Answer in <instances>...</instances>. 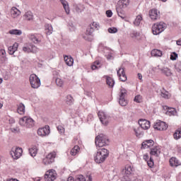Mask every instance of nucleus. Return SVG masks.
<instances>
[{"mask_svg": "<svg viewBox=\"0 0 181 181\" xmlns=\"http://www.w3.org/2000/svg\"><path fill=\"white\" fill-rule=\"evenodd\" d=\"M17 112L20 114V115H23L25 114V105L23 103H20Z\"/></svg>", "mask_w": 181, "mask_h": 181, "instance_id": "nucleus-33", "label": "nucleus"}, {"mask_svg": "<svg viewBox=\"0 0 181 181\" xmlns=\"http://www.w3.org/2000/svg\"><path fill=\"white\" fill-rule=\"evenodd\" d=\"M55 158L56 152L49 153L42 159L43 165H45V166H48V165H52V163L54 162Z\"/></svg>", "mask_w": 181, "mask_h": 181, "instance_id": "nucleus-7", "label": "nucleus"}, {"mask_svg": "<svg viewBox=\"0 0 181 181\" xmlns=\"http://www.w3.org/2000/svg\"><path fill=\"white\" fill-rule=\"evenodd\" d=\"M39 49L32 43L25 44L23 47L24 53H37Z\"/></svg>", "mask_w": 181, "mask_h": 181, "instance_id": "nucleus-10", "label": "nucleus"}, {"mask_svg": "<svg viewBox=\"0 0 181 181\" xmlns=\"http://www.w3.org/2000/svg\"><path fill=\"white\" fill-rule=\"evenodd\" d=\"M64 83V82L63 81V80H62V78H56V84H57V86H58V87H62V86H63Z\"/></svg>", "mask_w": 181, "mask_h": 181, "instance_id": "nucleus-47", "label": "nucleus"}, {"mask_svg": "<svg viewBox=\"0 0 181 181\" xmlns=\"http://www.w3.org/2000/svg\"><path fill=\"white\" fill-rule=\"evenodd\" d=\"M119 103L122 105V107H125L128 104V101L125 100V98H119Z\"/></svg>", "mask_w": 181, "mask_h": 181, "instance_id": "nucleus-45", "label": "nucleus"}, {"mask_svg": "<svg viewBox=\"0 0 181 181\" xmlns=\"http://www.w3.org/2000/svg\"><path fill=\"white\" fill-rule=\"evenodd\" d=\"M56 171L53 170H49V171H47L45 175V179L47 181H54L56 180Z\"/></svg>", "mask_w": 181, "mask_h": 181, "instance_id": "nucleus-13", "label": "nucleus"}, {"mask_svg": "<svg viewBox=\"0 0 181 181\" xmlns=\"http://www.w3.org/2000/svg\"><path fill=\"white\" fill-rule=\"evenodd\" d=\"M150 153L152 156H159L160 155V148L159 146H155L151 150Z\"/></svg>", "mask_w": 181, "mask_h": 181, "instance_id": "nucleus-23", "label": "nucleus"}, {"mask_svg": "<svg viewBox=\"0 0 181 181\" xmlns=\"http://www.w3.org/2000/svg\"><path fill=\"white\" fill-rule=\"evenodd\" d=\"M177 112L176 111V109L173 107H168V110L166 112V115H169L170 117H172V115H177Z\"/></svg>", "mask_w": 181, "mask_h": 181, "instance_id": "nucleus-31", "label": "nucleus"}, {"mask_svg": "<svg viewBox=\"0 0 181 181\" xmlns=\"http://www.w3.org/2000/svg\"><path fill=\"white\" fill-rule=\"evenodd\" d=\"M170 59V60H176L177 59V54L176 52H172Z\"/></svg>", "mask_w": 181, "mask_h": 181, "instance_id": "nucleus-51", "label": "nucleus"}, {"mask_svg": "<svg viewBox=\"0 0 181 181\" xmlns=\"http://www.w3.org/2000/svg\"><path fill=\"white\" fill-rule=\"evenodd\" d=\"M29 39L35 43V45H37L42 42V39H43V37L38 34H30L29 35Z\"/></svg>", "mask_w": 181, "mask_h": 181, "instance_id": "nucleus-14", "label": "nucleus"}, {"mask_svg": "<svg viewBox=\"0 0 181 181\" xmlns=\"http://www.w3.org/2000/svg\"><path fill=\"white\" fill-rule=\"evenodd\" d=\"M122 181H131L134 177V168L131 165H126L122 170Z\"/></svg>", "mask_w": 181, "mask_h": 181, "instance_id": "nucleus-3", "label": "nucleus"}, {"mask_svg": "<svg viewBox=\"0 0 181 181\" xmlns=\"http://www.w3.org/2000/svg\"><path fill=\"white\" fill-rule=\"evenodd\" d=\"M11 131L13 132H14L15 134H18L19 132H21V129H19V127H14L11 129Z\"/></svg>", "mask_w": 181, "mask_h": 181, "instance_id": "nucleus-56", "label": "nucleus"}, {"mask_svg": "<svg viewBox=\"0 0 181 181\" xmlns=\"http://www.w3.org/2000/svg\"><path fill=\"white\" fill-rule=\"evenodd\" d=\"M62 5L66 13V15L70 14V6H69V2L66 0H60Z\"/></svg>", "mask_w": 181, "mask_h": 181, "instance_id": "nucleus-19", "label": "nucleus"}, {"mask_svg": "<svg viewBox=\"0 0 181 181\" xmlns=\"http://www.w3.org/2000/svg\"><path fill=\"white\" fill-rule=\"evenodd\" d=\"M101 68V63H100V61H96L93 63L91 65L92 70H98V69Z\"/></svg>", "mask_w": 181, "mask_h": 181, "instance_id": "nucleus-35", "label": "nucleus"}, {"mask_svg": "<svg viewBox=\"0 0 181 181\" xmlns=\"http://www.w3.org/2000/svg\"><path fill=\"white\" fill-rule=\"evenodd\" d=\"M18 47H19V44L18 42H15L12 46L8 47V51L9 54H14L15 52L18 50Z\"/></svg>", "mask_w": 181, "mask_h": 181, "instance_id": "nucleus-20", "label": "nucleus"}, {"mask_svg": "<svg viewBox=\"0 0 181 181\" xmlns=\"http://www.w3.org/2000/svg\"><path fill=\"white\" fill-rule=\"evenodd\" d=\"M29 81L32 88H39L40 87V79L36 74H31L29 78Z\"/></svg>", "mask_w": 181, "mask_h": 181, "instance_id": "nucleus-6", "label": "nucleus"}, {"mask_svg": "<svg viewBox=\"0 0 181 181\" xmlns=\"http://www.w3.org/2000/svg\"><path fill=\"white\" fill-rule=\"evenodd\" d=\"M73 103H74V99L73 98V96L71 95H68L66 96V103L69 105H71V104H73Z\"/></svg>", "mask_w": 181, "mask_h": 181, "instance_id": "nucleus-44", "label": "nucleus"}, {"mask_svg": "<svg viewBox=\"0 0 181 181\" xmlns=\"http://www.w3.org/2000/svg\"><path fill=\"white\" fill-rule=\"evenodd\" d=\"M116 11L119 18H121L122 19H125V11H124V8L117 6Z\"/></svg>", "mask_w": 181, "mask_h": 181, "instance_id": "nucleus-29", "label": "nucleus"}, {"mask_svg": "<svg viewBox=\"0 0 181 181\" xmlns=\"http://www.w3.org/2000/svg\"><path fill=\"white\" fill-rule=\"evenodd\" d=\"M162 51L158 49H154L151 51V56L153 57H162Z\"/></svg>", "mask_w": 181, "mask_h": 181, "instance_id": "nucleus-30", "label": "nucleus"}, {"mask_svg": "<svg viewBox=\"0 0 181 181\" xmlns=\"http://www.w3.org/2000/svg\"><path fill=\"white\" fill-rule=\"evenodd\" d=\"M3 81H4V79L0 78V84H2Z\"/></svg>", "mask_w": 181, "mask_h": 181, "instance_id": "nucleus-64", "label": "nucleus"}, {"mask_svg": "<svg viewBox=\"0 0 181 181\" xmlns=\"http://www.w3.org/2000/svg\"><path fill=\"white\" fill-rule=\"evenodd\" d=\"M109 33H117L118 32V30L117 28H110L108 29Z\"/></svg>", "mask_w": 181, "mask_h": 181, "instance_id": "nucleus-53", "label": "nucleus"}, {"mask_svg": "<svg viewBox=\"0 0 181 181\" xmlns=\"http://www.w3.org/2000/svg\"><path fill=\"white\" fill-rule=\"evenodd\" d=\"M130 36L131 37H132V39H138L140 36L139 33L136 32V31H132L130 33Z\"/></svg>", "mask_w": 181, "mask_h": 181, "instance_id": "nucleus-46", "label": "nucleus"}, {"mask_svg": "<svg viewBox=\"0 0 181 181\" xmlns=\"http://www.w3.org/2000/svg\"><path fill=\"white\" fill-rule=\"evenodd\" d=\"M37 134L40 136H46V135H49V134H50V129L49 128V126L40 128L37 130Z\"/></svg>", "mask_w": 181, "mask_h": 181, "instance_id": "nucleus-16", "label": "nucleus"}, {"mask_svg": "<svg viewBox=\"0 0 181 181\" xmlns=\"http://www.w3.org/2000/svg\"><path fill=\"white\" fill-rule=\"evenodd\" d=\"M153 127L154 129H157V131H166V129H168V124L165 122L158 120L154 124Z\"/></svg>", "mask_w": 181, "mask_h": 181, "instance_id": "nucleus-12", "label": "nucleus"}, {"mask_svg": "<svg viewBox=\"0 0 181 181\" xmlns=\"http://www.w3.org/2000/svg\"><path fill=\"white\" fill-rule=\"evenodd\" d=\"M93 32H94V28L91 26H89L86 29V35L83 36L86 40H88V36H91L93 35Z\"/></svg>", "mask_w": 181, "mask_h": 181, "instance_id": "nucleus-27", "label": "nucleus"}, {"mask_svg": "<svg viewBox=\"0 0 181 181\" xmlns=\"http://www.w3.org/2000/svg\"><path fill=\"white\" fill-rule=\"evenodd\" d=\"M98 118L103 125H108L110 117L105 112L99 111L98 113Z\"/></svg>", "mask_w": 181, "mask_h": 181, "instance_id": "nucleus-11", "label": "nucleus"}, {"mask_svg": "<svg viewBox=\"0 0 181 181\" xmlns=\"http://www.w3.org/2000/svg\"><path fill=\"white\" fill-rule=\"evenodd\" d=\"M18 124L24 128H33L35 127V120L30 116H24L19 119Z\"/></svg>", "mask_w": 181, "mask_h": 181, "instance_id": "nucleus-2", "label": "nucleus"}, {"mask_svg": "<svg viewBox=\"0 0 181 181\" xmlns=\"http://www.w3.org/2000/svg\"><path fill=\"white\" fill-rule=\"evenodd\" d=\"M134 131L135 132V135L136 136H137L138 138H141V136H144V133H142L141 132V129H139V127L138 128H134Z\"/></svg>", "mask_w": 181, "mask_h": 181, "instance_id": "nucleus-43", "label": "nucleus"}, {"mask_svg": "<svg viewBox=\"0 0 181 181\" xmlns=\"http://www.w3.org/2000/svg\"><path fill=\"white\" fill-rule=\"evenodd\" d=\"M67 181H74V179H73V177H69Z\"/></svg>", "mask_w": 181, "mask_h": 181, "instance_id": "nucleus-61", "label": "nucleus"}, {"mask_svg": "<svg viewBox=\"0 0 181 181\" xmlns=\"http://www.w3.org/2000/svg\"><path fill=\"white\" fill-rule=\"evenodd\" d=\"M134 101L136 103H142V96L141 95H137L134 98Z\"/></svg>", "mask_w": 181, "mask_h": 181, "instance_id": "nucleus-49", "label": "nucleus"}, {"mask_svg": "<svg viewBox=\"0 0 181 181\" xmlns=\"http://www.w3.org/2000/svg\"><path fill=\"white\" fill-rule=\"evenodd\" d=\"M139 125L141 127V129L147 130L151 128V122L145 119H140L139 120Z\"/></svg>", "mask_w": 181, "mask_h": 181, "instance_id": "nucleus-15", "label": "nucleus"}, {"mask_svg": "<svg viewBox=\"0 0 181 181\" xmlns=\"http://www.w3.org/2000/svg\"><path fill=\"white\" fill-rule=\"evenodd\" d=\"M95 143L98 148H103V146H105V145L110 144V140H108L107 136L100 134L96 136Z\"/></svg>", "mask_w": 181, "mask_h": 181, "instance_id": "nucleus-4", "label": "nucleus"}, {"mask_svg": "<svg viewBox=\"0 0 181 181\" xmlns=\"http://www.w3.org/2000/svg\"><path fill=\"white\" fill-rule=\"evenodd\" d=\"M93 29H94V28H95V29H97V30H98V29H100V24L98 23H97V22H93V23H92V25H90Z\"/></svg>", "mask_w": 181, "mask_h": 181, "instance_id": "nucleus-52", "label": "nucleus"}, {"mask_svg": "<svg viewBox=\"0 0 181 181\" xmlns=\"http://www.w3.org/2000/svg\"><path fill=\"white\" fill-rule=\"evenodd\" d=\"M21 11L18 9L16 7H12L11 10V15L13 18H18V16H21Z\"/></svg>", "mask_w": 181, "mask_h": 181, "instance_id": "nucleus-22", "label": "nucleus"}, {"mask_svg": "<svg viewBox=\"0 0 181 181\" xmlns=\"http://www.w3.org/2000/svg\"><path fill=\"white\" fill-rule=\"evenodd\" d=\"M125 95H127V90L124 88L121 89L119 98H125Z\"/></svg>", "mask_w": 181, "mask_h": 181, "instance_id": "nucleus-48", "label": "nucleus"}, {"mask_svg": "<svg viewBox=\"0 0 181 181\" xmlns=\"http://www.w3.org/2000/svg\"><path fill=\"white\" fill-rule=\"evenodd\" d=\"M106 15L107 18H111V16H112V11H111V10H107L106 11Z\"/></svg>", "mask_w": 181, "mask_h": 181, "instance_id": "nucleus-58", "label": "nucleus"}, {"mask_svg": "<svg viewBox=\"0 0 181 181\" xmlns=\"http://www.w3.org/2000/svg\"><path fill=\"white\" fill-rule=\"evenodd\" d=\"M129 5V0H119L117 4V7L125 9Z\"/></svg>", "mask_w": 181, "mask_h": 181, "instance_id": "nucleus-21", "label": "nucleus"}, {"mask_svg": "<svg viewBox=\"0 0 181 181\" xmlns=\"http://www.w3.org/2000/svg\"><path fill=\"white\" fill-rule=\"evenodd\" d=\"M45 32L47 35H52V33H53V27L52 26V25H45Z\"/></svg>", "mask_w": 181, "mask_h": 181, "instance_id": "nucleus-38", "label": "nucleus"}, {"mask_svg": "<svg viewBox=\"0 0 181 181\" xmlns=\"http://www.w3.org/2000/svg\"><path fill=\"white\" fill-rule=\"evenodd\" d=\"M176 43L177 46H181V39H179L178 40H177Z\"/></svg>", "mask_w": 181, "mask_h": 181, "instance_id": "nucleus-60", "label": "nucleus"}, {"mask_svg": "<svg viewBox=\"0 0 181 181\" xmlns=\"http://www.w3.org/2000/svg\"><path fill=\"white\" fill-rule=\"evenodd\" d=\"M160 95L163 98H165V100H169V98L172 97V95H170L169 92L165 90L161 91Z\"/></svg>", "mask_w": 181, "mask_h": 181, "instance_id": "nucleus-34", "label": "nucleus"}, {"mask_svg": "<svg viewBox=\"0 0 181 181\" xmlns=\"http://www.w3.org/2000/svg\"><path fill=\"white\" fill-rule=\"evenodd\" d=\"M64 59L66 64L70 67H71V66H73L74 64V59L71 56H65L64 57Z\"/></svg>", "mask_w": 181, "mask_h": 181, "instance_id": "nucleus-25", "label": "nucleus"}, {"mask_svg": "<svg viewBox=\"0 0 181 181\" xmlns=\"http://www.w3.org/2000/svg\"><path fill=\"white\" fill-rule=\"evenodd\" d=\"M165 29H166V23L163 22L155 23L152 26V32L154 35H159V33H162Z\"/></svg>", "mask_w": 181, "mask_h": 181, "instance_id": "nucleus-5", "label": "nucleus"}, {"mask_svg": "<svg viewBox=\"0 0 181 181\" xmlns=\"http://www.w3.org/2000/svg\"><path fill=\"white\" fill-rule=\"evenodd\" d=\"M23 19L24 21H33V13H31V11H27L23 15Z\"/></svg>", "mask_w": 181, "mask_h": 181, "instance_id": "nucleus-28", "label": "nucleus"}, {"mask_svg": "<svg viewBox=\"0 0 181 181\" xmlns=\"http://www.w3.org/2000/svg\"><path fill=\"white\" fill-rule=\"evenodd\" d=\"M34 181H40V177H36L34 179Z\"/></svg>", "mask_w": 181, "mask_h": 181, "instance_id": "nucleus-63", "label": "nucleus"}, {"mask_svg": "<svg viewBox=\"0 0 181 181\" xmlns=\"http://www.w3.org/2000/svg\"><path fill=\"white\" fill-rule=\"evenodd\" d=\"M29 153L30 156L35 157L36 156V154L37 153V148L36 147H32L29 149Z\"/></svg>", "mask_w": 181, "mask_h": 181, "instance_id": "nucleus-41", "label": "nucleus"}, {"mask_svg": "<svg viewBox=\"0 0 181 181\" xmlns=\"http://www.w3.org/2000/svg\"><path fill=\"white\" fill-rule=\"evenodd\" d=\"M174 139H180L181 138V128L176 130L173 134Z\"/></svg>", "mask_w": 181, "mask_h": 181, "instance_id": "nucleus-42", "label": "nucleus"}, {"mask_svg": "<svg viewBox=\"0 0 181 181\" xmlns=\"http://www.w3.org/2000/svg\"><path fill=\"white\" fill-rule=\"evenodd\" d=\"M57 129H58L59 134H64V127H63L62 126H61V125L58 126Z\"/></svg>", "mask_w": 181, "mask_h": 181, "instance_id": "nucleus-54", "label": "nucleus"}, {"mask_svg": "<svg viewBox=\"0 0 181 181\" xmlns=\"http://www.w3.org/2000/svg\"><path fill=\"white\" fill-rule=\"evenodd\" d=\"M130 181H144V180L142 178L136 177L133 176Z\"/></svg>", "mask_w": 181, "mask_h": 181, "instance_id": "nucleus-57", "label": "nucleus"}, {"mask_svg": "<svg viewBox=\"0 0 181 181\" xmlns=\"http://www.w3.org/2000/svg\"><path fill=\"white\" fill-rule=\"evenodd\" d=\"M110 156V151L106 148H100L94 154V160L96 163H104Z\"/></svg>", "mask_w": 181, "mask_h": 181, "instance_id": "nucleus-1", "label": "nucleus"}, {"mask_svg": "<svg viewBox=\"0 0 181 181\" xmlns=\"http://www.w3.org/2000/svg\"><path fill=\"white\" fill-rule=\"evenodd\" d=\"M75 181H86V178H84V176L83 175H78Z\"/></svg>", "mask_w": 181, "mask_h": 181, "instance_id": "nucleus-55", "label": "nucleus"}, {"mask_svg": "<svg viewBox=\"0 0 181 181\" xmlns=\"http://www.w3.org/2000/svg\"><path fill=\"white\" fill-rule=\"evenodd\" d=\"M141 22H142V15H138L134 21V25H135V26H139Z\"/></svg>", "mask_w": 181, "mask_h": 181, "instance_id": "nucleus-36", "label": "nucleus"}, {"mask_svg": "<svg viewBox=\"0 0 181 181\" xmlns=\"http://www.w3.org/2000/svg\"><path fill=\"white\" fill-rule=\"evenodd\" d=\"M159 70L161 71L162 74L167 76V77H170V76H172V71L168 67L159 68Z\"/></svg>", "mask_w": 181, "mask_h": 181, "instance_id": "nucleus-24", "label": "nucleus"}, {"mask_svg": "<svg viewBox=\"0 0 181 181\" xmlns=\"http://www.w3.org/2000/svg\"><path fill=\"white\" fill-rule=\"evenodd\" d=\"M23 153V150L22 148L19 147H13L10 154L12 156L13 159H19L22 156V153Z\"/></svg>", "mask_w": 181, "mask_h": 181, "instance_id": "nucleus-9", "label": "nucleus"}, {"mask_svg": "<svg viewBox=\"0 0 181 181\" xmlns=\"http://www.w3.org/2000/svg\"><path fill=\"white\" fill-rule=\"evenodd\" d=\"M147 165L149 166V168H153V159L152 158H150L149 160H147Z\"/></svg>", "mask_w": 181, "mask_h": 181, "instance_id": "nucleus-50", "label": "nucleus"}, {"mask_svg": "<svg viewBox=\"0 0 181 181\" xmlns=\"http://www.w3.org/2000/svg\"><path fill=\"white\" fill-rule=\"evenodd\" d=\"M117 76L121 81H127V75L124 68L121 67L117 70Z\"/></svg>", "mask_w": 181, "mask_h": 181, "instance_id": "nucleus-17", "label": "nucleus"}, {"mask_svg": "<svg viewBox=\"0 0 181 181\" xmlns=\"http://www.w3.org/2000/svg\"><path fill=\"white\" fill-rule=\"evenodd\" d=\"M154 144L155 141H153L152 139L146 140L141 144V148H143V149H146L147 148L153 146Z\"/></svg>", "mask_w": 181, "mask_h": 181, "instance_id": "nucleus-18", "label": "nucleus"}, {"mask_svg": "<svg viewBox=\"0 0 181 181\" xmlns=\"http://www.w3.org/2000/svg\"><path fill=\"white\" fill-rule=\"evenodd\" d=\"M138 77H139V80H141V78H142V74H138Z\"/></svg>", "mask_w": 181, "mask_h": 181, "instance_id": "nucleus-62", "label": "nucleus"}, {"mask_svg": "<svg viewBox=\"0 0 181 181\" xmlns=\"http://www.w3.org/2000/svg\"><path fill=\"white\" fill-rule=\"evenodd\" d=\"M106 83L111 88H112V87H114V84H115L114 79L110 76H106Z\"/></svg>", "mask_w": 181, "mask_h": 181, "instance_id": "nucleus-32", "label": "nucleus"}, {"mask_svg": "<svg viewBox=\"0 0 181 181\" xmlns=\"http://www.w3.org/2000/svg\"><path fill=\"white\" fill-rule=\"evenodd\" d=\"M80 152V147L78 146H75L71 150V155L72 156H76L77 153Z\"/></svg>", "mask_w": 181, "mask_h": 181, "instance_id": "nucleus-37", "label": "nucleus"}, {"mask_svg": "<svg viewBox=\"0 0 181 181\" xmlns=\"http://www.w3.org/2000/svg\"><path fill=\"white\" fill-rule=\"evenodd\" d=\"M0 59L2 62H6V51L5 49H0Z\"/></svg>", "mask_w": 181, "mask_h": 181, "instance_id": "nucleus-39", "label": "nucleus"}, {"mask_svg": "<svg viewBox=\"0 0 181 181\" xmlns=\"http://www.w3.org/2000/svg\"><path fill=\"white\" fill-rule=\"evenodd\" d=\"M8 33H10V35H16V36H21V35H22V30L13 29L9 30Z\"/></svg>", "mask_w": 181, "mask_h": 181, "instance_id": "nucleus-40", "label": "nucleus"}, {"mask_svg": "<svg viewBox=\"0 0 181 181\" xmlns=\"http://www.w3.org/2000/svg\"><path fill=\"white\" fill-rule=\"evenodd\" d=\"M170 166L176 168L177 166H180L181 163H180V161L177 160V158L173 157L170 159Z\"/></svg>", "mask_w": 181, "mask_h": 181, "instance_id": "nucleus-26", "label": "nucleus"}, {"mask_svg": "<svg viewBox=\"0 0 181 181\" xmlns=\"http://www.w3.org/2000/svg\"><path fill=\"white\" fill-rule=\"evenodd\" d=\"M143 158L144 160L148 162V159H149V156H148V154H144Z\"/></svg>", "mask_w": 181, "mask_h": 181, "instance_id": "nucleus-59", "label": "nucleus"}, {"mask_svg": "<svg viewBox=\"0 0 181 181\" xmlns=\"http://www.w3.org/2000/svg\"><path fill=\"white\" fill-rule=\"evenodd\" d=\"M149 18L153 21H159L160 19V11L156 8H152L148 11Z\"/></svg>", "mask_w": 181, "mask_h": 181, "instance_id": "nucleus-8", "label": "nucleus"}]
</instances>
